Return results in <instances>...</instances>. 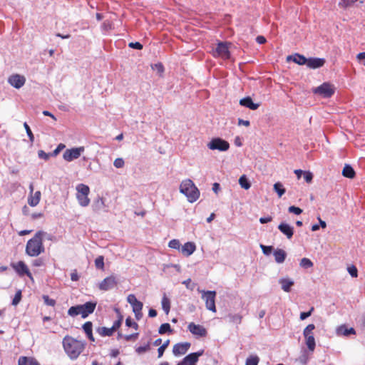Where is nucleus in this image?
Wrapping results in <instances>:
<instances>
[{"label": "nucleus", "instance_id": "f257e3e1", "mask_svg": "<svg viewBox=\"0 0 365 365\" xmlns=\"http://www.w3.org/2000/svg\"><path fill=\"white\" fill-rule=\"evenodd\" d=\"M62 346L66 356L71 360H76L84 351L86 342L70 335H66L62 340Z\"/></svg>", "mask_w": 365, "mask_h": 365}, {"label": "nucleus", "instance_id": "f03ea898", "mask_svg": "<svg viewBox=\"0 0 365 365\" xmlns=\"http://www.w3.org/2000/svg\"><path fill=\"white\" fill-rule=\"evenodd\" d=\"M46 235L43 231L37 232L34 237L30 239L26 246V252L31 257H37L44 252L43 237Z\"/></svg>", "mask_w": 365, "mask_h": 365}, {"label": "nucleus", "instance_id": "7ed1b4c3", "mask_svg": "<svg viewBox=\"0 0 365 365\" xmlns=\"http://www.w3.org/2000/svg\"><path fill=\"white\" fill-rule=\"evenodd\" d=\"M180 192L185 195L188 202L192 203L200 197V190L190 179L183 180L180 185Z\"/></svg>", "mask_w": 365, "mask_h": 365}, {"label": "nucleus", "instance_id": "20e7f679", "mask_svg": "<svg viewBox=\"0 0 365 365\" xmlns=\"http://www.w3.org/2000/svg\"><path fill=\"white\" fill-rule=\"evenodd\" d=\"M96 307V302H88L84 304L73 306L68 310V314L71 317L81 315L82 318H86L92 314Z\"/></svg>", "mask_w": 365, "mask_h": 365}, {"label": "nucleus", "instance_id": "39448f33", "mask_svg": "<svg viewBox=\"0 0 365 365\" xmlns=\"http://www.w3.org/2000/svg\"><path fill=\"white\" fill-rule=\"evenodd\" d=\"M76 198L79 205L82 207H87L90 203L88 195L90 188L88 185L81 183L76 186Z\"/></svg>", "mask_w": 365, "mask_h": 365}, {"label": "nucleus", "instance_id": "423d86ee", "mask_svg": "<svg viewBox=\"0 0 365 365\" xmlns=\"http://www.w3.org/2000/svg\"><path fill=\"white\" fill-rule=\"evenodd\" d=\"M197 291L201 293V297L205 301L206 308L215 313L217 312L215 306L216 292L200 290V289Z\"/></svg>", "mask_w": 365, "mask_h": 365}, {"label": "nucleus", "instance_id": "0eeeda50", "mask_svg": "<svg viewBox=\"0 0 365 365\" xmlns=\"http://www.w3.org/2000/svg\"><path fill=\"white\" fill-rule=\"evenodd\" d=\"M230 43L219 42L217 47L212 50V56L215 58H221L224 60L229 59L230 58Z\"/></svg>", "mask_w": 365, "mask_h": 365}, {"label": "nucleus", "instance_id": "6e6552de", "mask_svg": "<svg viewBox=\"0 0 365 365\" xmlns=\"http://www.w3.org/2000/svg\"><path fill=\"white\" fill-rule=\"evenodd\" d=\"M315 329V326L313 324H310L304 329L303 335L305 338V343L309 351H313L316 346L315 339L314 336L313 331Z\"/></svg>", "mask_w": 365, "mask_h": 365}, {"label": "nucleus", "instance_id": "1a4fd4ad", "mask_svg": "<svg viewBox=\"0 0 365 365\" xmlns=\"http://www.w3.org/2000/svg\"><path fill=\"white\" fill-rule=\"evenodd\" d=\"M335 91V87L330 83L325 82L318 87L313 89V92L315 94H318L323 98L331 97Z\"/></svg>", "mask_w": 365, "mask_h": 365}, {"label": "nucleus", "instance_id": "9d476101", "mask_svg": "<svg viewBox=\"0 0 365 365\" xmlns=\"http://www.w3.org/2000/svg\"><path fill=\"white\" fill-rule=\"evenodd\" d=\"M84 151L85 148L83 146L66 149L63 154V158L67 162H71L78 159Z\"/></svg>", "mask_w": 365, "mask_h": 365}, {"label": "nucleus", "instance_id": "9b49d317", "mask_svg": "<svg viewBox=\"0 0 365 365\" xmlns=\"http://www.w3.org/2000/svg\"><path fill=\"white\" fill-rule=\"evenodd\" d=\"M207 148L212 150L226 151L229 149L230 144L227 141L222 138H215L207 143Z\"/></svg>", "mask_w": 365, "mask_h": 365}, {"label": "nucleus", "instance_id": "f8f14e48", "mask_svg": "<svg viewBox=\"0 0 365 365\" xmlns=\"http://www.w3.org/2000/svg\"><path fill=\"white\" fill-rule=\"evenodd\" d=\"M204 353V350H200L197 352L191 353L187 355L177 365H196L198 361L199 357Z\"/></svg>", "mask_w": 365, "mask_h": 365}, {"label": "nucleus", "instance_id": "ddd939ff", "mask_svg": "<svg viewBox=\"0 0 365 365\" xmlns=\"http://www.w3.org/2000/svg\"><path fill=\"white\" fill-rule=\"evenodd\" d=\"M187 329L192 334L197 337H205L207 334V331L204 327L200 324H195L194 322L190 323L187 326Z\"/></svg>", "mask_w": 365, "mask_h": 365}, {"label": "nucleus", "instance_id": "4468645a", "mask_svg": "<svg viewBox=\"0 0 365 365\" xmlns=\"http://www.w3.org/2000/svg\"><path fill=\"white\" fill-rule=\"evenodd\" d=\"M118 282L113 275L105 278L98 285V288L102 291H108L114 288Z\"/></svg>", "mask_w": 365, "mask_h": 365}, {"label": "nucleus", "instance_id": "2eb2a0df", "mask_svg": "<svg viewBox=\"0 0 365 365\" xmlns=\"http://www.w3.org/2000/svg\"><path fill=\"white\" fill-rule=\"evenodd\" d=\"M13 269L20 276L27 275L29 278L32 279V275L26 264L23 261H19L16 263L11 264Z\"/></svg>", "mask_w": 365, "mask_h": 365}, {"label": "nucleus", "instance_id": "dca6fc26", "mask_svg": "<svg viewBox=\"0 0 365 365\" xmlns=\"http://www.w3.org/2000/svg\"><path fill=\"white\" fill-rule=\"evenodd\" d=\"M8 82L11 86L19 89L25 84L26 78L24 76L14 74L9 76Z\"/></svg>", "mask_w": 365, "mask_h": 365}, {"label": "nucleus", "instance_id": "f3484780", "mask_svg": "<svg viewBox=\"0 0 365 365\" xmlns=\"http://www.w3.org/2000/svg\"><path fill=\"white\" fill-rule=\"evenodd\" d=\"M190 347V343L184 342L178 343L174 345L173 353L175 356H180L185 354Z\"/></svg>", "mask_w": 365, "mask_h": 365}, {"label": "nucleus", "instance_id": "a211bd4d", "mask_svg": "<svg viewBox=\"0 0 365 365\" xmlns=\"http://www.w3.org/2000/svg\"><path fill=\"white\" fill-rule=\"evenodd\" d=\"M128 302L132 306L133 312L142 311L143 304L141 302L138 301L135 296L133 294L127 297Z\"/></svg>", "mask_w": 365, "mask_h": 365}, {"label": "nucleus", "instance_id": "6ab92c4d", "mask_svg": "<svg viewBox=\"0 0 365 365\" xmlns=\"http://www.w3.org/2000/svg\"><path fill=\"white\" fill-rule=\"evenodd\" d=\"M279 230L288 239H291L294 235V227L286 222H282L278 225Z\"/></svg>", "mask_w": 365, "mask_h": 365}, {"label": "nucleus", "instance_id": "aec40b11", "mask_svg": "<svg viewBox=\"0 0 365 365\" xmlns=\"http://www.w3.org/2000/svg\"><path fill=\"white\" fill-rule=\"evenodd\" d=\"M325 63V59L321 58H307V66L309 68L316 69L322 67Z\"/></svg>", "mask_w": 365, "mask_h": 365}, {"label": "nucleus", "instance_id": "412c9836", "mask_svg": "<svg viewBox=\"0 0 365 365\" xmlns=\"http://www.w3.org/2000/svg\"><path fill=\"white\" fill-rule=\"evenodd\" d=\"M196 250V245L192 242H187L181 247V252L186 257L190 256Z\"/></svg>", "mask_w": 365, "mask_h": 365}, {"label": "nucleus", "instance_id": "4be33fe9", "mask_svg": "<svg viewBox=\"0 0 365 365\" xmlns=\"http://www.w3.org/2000/svg\"><path fill=\"white\" fill-rule=\"evenodd\" d=\"M240 104L253 110H257L259 107V103H254L250 96L242 98L240 101Z\"/></svg>", "mask_w": 365, "mask_h": 365}, {"label": "nucleus", "instance_id": "5701e85b", "mask_svg": "<svg viewBox=\"0 0 365 365\" xmlns=\"http://www.w3.org/2000/svg\"><path fill=\"white\" fill-rule=\"evenodd\" d=\"M287 60L288 61H292L295 63H297L301 66L305 65V64L307 65V58L305 56H304L303 55H301L299 53H295L292 56H288L287 58Z\"/></svg>", "mask_w": 365, "mask_h": 365}, {"label": "nucleus", "instance_id": "b1692460", "mask_svg": "<svg viewBox=\"0 0 365 365\" xmlns=\"http://www.w3.org/2000/svg\"><path fill=\"white\" fill-rule=\"evenodd\" d=\"M41 193L40 191H36L33 194H30L28 197V203L31 207L36 206L41 200Z\"/></svg>", "mask_w": 365, "mask_h": 365}, {"label": "nucleus", "instance_id": "393cba45", "mask_svg": "<svg viewBox=\"0 0 365 365\" xmlns=\"http://www.w3.org/2000/svg\"><path fill=\"white\" fill-rule=\"evenodd\" d=\"M273 255L274 256L275 262L278 264H282L284 262L287 253L282 249H277L274 251Z\"/></svg>", "mask_w": 365, "mask_h": 365}, {"label": "nucleus", "instance_id": "a878e982", "mask_svg": "<svg viewBox=\"0 0 365 365\" xmlns=\"http://www.w3.org/2000/svg\"><path fill=\"white\" fill-rule=\"evenodd\" d=\"M83 329L85 332V334H86L87 337L88 338V339L91 341H95V339L93 337V324L91 322H86L83 325Z\"/></svg>", "mask_w": 365, "mask_h": 365}, {"label": "nucleus", "instance_id": "bb28decb", "mask_svg": "<svg viewBox=\"0 0 365 365\" xmlns=\"http://www.w3.org/2000/svg\"><path fill=\"white\" fill-rule=\"evenodd\" d=\"M279 283L281 284L282 289L286 292H289L294 285V281L288 278L280 279Z\"/></svg>", "mask_w": 365, "mask_h": 365}, {"label": "nucleus", "instance_id": "cd10ccee", "mask_svg": "<svg viewBox=\"0 0 365 365\" xmlns=\"http://www.w3.org/2000/svg\"><path fill=\"white\" fill-rule=\"evenodd\" d=\"M18 364L19 365H40L35 359L26 356H21L19 359Z\"/></svg>", "mask_w": 365, "mask_h": 365}, {"label": "nucleus", "instance_id": "c85d7f7f", "mask_svg": "<svg viewBox=\"0 0 365 365\" xmlns=\"http://www.w3.org/2000/svg\"><path fill=\"white\" fill-rule=\"evenodd\" d=\"M337 334L339 335L349 336L350 334H355L356 331L354 328H347L346 326H341L337 329Z\"/></svg>", "mask_w": 365, "mask_h": 365}, {"label": "nucleus", "instance_id": "c756f323", "mask_svg": "<svg viewBox=\"0 0 365 365\" xmlns=\"http://www.w3.org/2000/svg\"><path fill=\"white\" fill-rule=\"evenodd\" d=\"M162 308L166 314H168L170 310V300L166 296L165 294H163L162 301H161Z\"/></svg>", "mask_w": 365, "mask_h": 365}, {"label": "nucleus", "instance_id": "7c9ffc66", "mask_svg": "<svg viewBox=\"0 0 365 365\" xmlns=\"http://www.w3.org/2000/svg\"><path fill=\"white\" fill-rule=\"evenodd\" d=\"M342 175L348 178H353L355 176V171L349 165H345L342 170Z\"/></svg>", "mask_w": 365, "mask_h": 365}, {"label": "nucleus", "instance_id": "2f4dec72", "mask_svg": "<svg viewBox=\"0 0 365 365\" xmlns=\"http://www.w3.org/2000/svg\"><path fill=\"white\" fill-rule=\"evenodd\" d=\"M97 332L101 336H110L114 333V329L112 328H107V327H99L97 329Z\"/></svg>", "mask_w": 365, "mask_h": 365}, {"label": "nucleus", "instance_id": "473e14b6", "mask_svg": "<svg viewBox=\"0 0 365 365\" xmlns=\"http://www.w3.org/2000/svg\"><path fill=\"white\" fill-rule=\"evenodd\" d=\"M274 190L277 193L279 197H281L285 193V189L283 187V185L278 182L274 185Z\"/></svg>", "mask_w": 365, "mask_h": 365}, {"label": "nucleus", "instance_id": "72a5a7b5", "mask_svg": "<svg viewBox=\"0 0 365 365\" xmlns=\"http://www.w3.org/2000/svg\"><path fill=\"white\" fill-rule=\"evenodd\" d=\"M259 362V358L257 355H250L246 359L245 365H258Z\"/></svg>", "mask_w": 365, "mask_h": 365}, {"label": "nucleus", "instance_id": "f704fd0d", "mask_svg": "<svg viewBox=\"0 0 365 365\" xmlns=\"http://www.w3.org/2000/svg\"><path fill=\"white\" fill-rule=\"evenodd\" d=\"M227 317L230 322L236 324H240L242 322V316L239 314H230Z\"/></svg>", "mask_w": 365, "mask_h": 365}, {"label": "nucleus", "instance_id": "c9c22d12", "mask_svg": "<svg viewBox=\"0 0 365 365\" xmlns=\"http://www.w3.org/2000/svg\"><path fill=\"white\" fill-rule=\"evenodd\" d=\"M239 184L242 188L245 190H248L251 187V184L250 183L245 175H242L240 178Z\"/></svg>", "mask_w": 365, "mask_h": 365}, {"label": "nucleus", "instance_id": "e433bc0d", "mask_svg": "<svg viewBox=\"0 0 365 365\" xmlns=\"http://www.w3.org/2000/svg\"><path fill=\"white\" fill-rule=\"evenodd\" d=\"M158 332L160 334H164L166 332H172V329L170 327V324L168 323H164L160 325Z\"/></svg>", "mask_w": 365, "mask_h": 365}, {"label": "nucleus", "instance_id": "4c0bfd02", "mask_svg": "<svg viewBox=\"0 0 365 365\" xmlns=\"http://www.w3.org/2000/svg\"><path fill=\"white\" fill-rule=\"evenodd\" d=\"M150 343L148 342L143 346H140L138 347H136L135 351L138 354H144V353L150 351Z\"/></svg>", "mask_w": 365, "mask_h": 365}, {"label": "nucleus", "instance_id": "58836bf2", "mask_svg": "<svg viewBox=\"0 0 365 365\" xmlns=\"http://www.w3.org/2000/svg\"><path fill=\"white\" fill-rule=\"evenodd\" d=\"M300 266L303 268L307 269L313 266V262L308 258H302L300 262Z\"/></svg>", "mask_w": 365, "mask_h": 365}, {"label": "nucleus", "instance_id": "ea45409f", "mask_svg": "<svg viewBox=\"0 0 365 365\" xmlns=\"http://www.w3.org/2000/svg\"><path fill=\"white\" fill-rule=\"evenodd\" d=\"M169 344H170V340H167L158 348V358L162 357L165 350L166 349V348L168 347Z\"/></svg>", "mask_w": 365, "mask_h": 365}, {"label": "nucleus", "instance_id": "a19ab883", "mask_svg": "<svg viewBox=\"0 0 365 365\" xmlns=\"http://www.w3.org/2000/svg\"><path fill=\"white\" fill-rule=\"evenodd\" d=\"M168 246L172 249L179 250L180 249V242L178 240L174 239L169 242Z\"/></svg>", "mask_w": 365, "mask_h": 365}, {"label": "nucleus", "instance_id": "79ce46f5", "mask_svg": "<svg viewBox=\"0 0 365 365\" xmlns=\"http://www.w3.org/2000/svg\"><path fill=\"white\" fill-rule=\"evenodd\" d=\"M95 265L98 269H103L104 258L103 256L98 257L95 260Z\"/></svg>", "mask_w": 365, "mask_h": 365}, {"label": "nucleus", "instance_id": "37998d69", "mask_svg": "<svg viewBox=\"0 0 365 365\" xmlns=\"http://www.w3.org/2000/svg\"><path fill=\"white\" fill-rule=\"evenodd\" d=\"M24 126L25 128V130L26 131V133L29 138V140L30 142L32 143L34 141V134L30 128V127L29 126V125L27 124V123H24Z\"/></svg>", "mask_w": 365, "mask_h": 365}, {"label": "nucleus", "instance_id": "c03bdc74", "mask_svg": "<svg viewBox=\"0 0 365 365\" xmlns=\"http://www.w3.org/2000/svg\"><path fill=\"white\" fill-rule=\"evenodd\" d=\"M113 165L116 168H122L125 165V161L122 158H118L114 160Z\"/></svg>", "mask_w": 365, "mask_h": 365}, {"label": "nucleus", "instance_id": "a18cd8bd", "mask_svg": "<svg viewBox=\"0 0 365 365\" xmlns=\"http://www.w3.org/2000/svg\"><path fill=\"white\" fill-rule=\"evenodd\" d=\"M260 248L262 249L263 254L265 255H269L273 250V247L272 246H266L264 245H260Z\"/></svg>", "mask_w": 365, "mask_h": 365}, {"label": "nucleus", "instance_id": "49530a36", "mask_svg": "<svg viewBox=\"0 0 365 365\" xmlns=\"http://www.w3.org/2000/svg\"><path fill=\"white\" fill-rule=\"evenodd\" d=\"M43 302L44 303L48 305V306H51V307H54L55 304H56V300L53 299H51L47 295H43Z\"/></svg>", "mask_w": 365, "mask_h": 365}, {"label": "nucleus", "instance_id": "de8ad7c7", "mask_svg": "<svg viewBox=\"0 0 365 365\" xmlns=\"http://www.w3.org/2000/svg\"><path fill=\"white\" fill-rule=\"evenodd\" d=\"M347 271L352 277H356L358 276V270L354 265L348 267Z\"/></svg>", "mask_w": 365, "mask_h": 365}, {"label": "nucleus", "instance_id": "09e8293b", "mask_svg": "<svg viewBox=\"0 0 365 365\" xmlns=\"http://www.w3.org/2000/svg\"><path fill=\"white\" fill-rule=\"evenodd\" d=\"M21 299V291L19 290L15 294V296L12 301V304L14 306H16L20 302Z\"/></svg>", "mask_w": 365, "mask_h": 365}, {"label": "nucleus", "instance_id": "8fccbe9b", "mask_svg": "<svg viewBox=\"0 0 365 365\" xmlns=\"http://www.w3.org/2000/svg\"><path fill=\"white\" fill-rule=\"evenodd\" d=\"M125 325L129 327H133L135 330L138 329V324L136 322H133L130 317L126 319Z\"/></svg>", "mask_w": 365, "mask_h": 365}, {"label": "nucleus", "instance_id": "3c124183", "mask_svg": "<svg viewBox=\"0 0 365 365\" xmlns=\"http://www.w3.org/2000/svg\"><path fill=\"white\" fill-rule=\"evenodd\" d=\"M304 180L307 183H311L313 179V174L309 171H304L303 174Z\"/></svg>", "mask_w": 365, "mask_h": 365}, {"label": "nucleus", "instance_id": "603ef678", "mask_svg": "<svg viewBox=\"0 0 365 365\" xmlns=\"http://www.w3.org/2000/svg\"><path fill=\"white\" fill-rule=\"evenodd\" d=\"M288 210L290 213H294L295 215H300L301 213H302V210L298 207H295V206H290L289 208H288Z\"/></svg>", "mask_w": 365, "mask_h": 365}, {"label": "nucleus", "instance_id": "864d4df0", "mask_svg": "<svg viewBox=\"0 0 365 365\" xmlns=\"http://www.w3.org/2000/svg\"><path fill=\"white\" fill-rule=\"evenodd\" d=\"M314 307H312L310 309V310L307 312H301L300 314V319L301 320H304L306 319L307 318H308L309 317H310L312 315V313L314 311Z\"/></svg>", "mask_w": 365, "mask_h": 365}, {"label": "nucleus", "instance_id": "5fc2aeb1", "mask_svg": "<svg viewBox=\"0 0 365 365\" xmlns=\"http://www.w3.org/2000/svg\"><path fill=\"white\" fill-rule=\"evenodd\" d=\"M103 206H104V200L103 198H98L96 202L94 205V210H100Z\"/></svg>", "mask_w": 365, "mask_h": 365}, {"label": "nucleus", "instance_id": "6e6d98bb", "mask_svg": "<svg viewBox=\"0 0 365 365\" xmlns=\"http://www.w3.org/2000/svg\"><path fill=\"white\" fill-rule=\"evenodd\" d=\"M123 337L125 339V341H135L138 337V333H135V334H130V335H125Z\"/></svg>", "mask_w": 365, "mask_h": 365}, {"label": "nucleus", "instance_id": "4d7b16f0", "mask_svg": "<svg viewBox=\"0 0 365 365\" xmlns=\"http://www.w3.org/2000/svg\"><path fill=\"white\" fill-rule=\"evenodd\" d=\"M128 46L132 48L140 50L143 48V45L139 42H131L128 44Z\"/></svg>", "mask_w": 365, "mask_h": 365}, {"label": "nucleus", "instance_id": "13d9d810", "mask_svg": "<svg viewBox=\"0 0 365 365\" xmlns=\"http://www.w3.org/2000/svg\"><path fill=\"white\" fill-rule=\"evenodd\" d=\"M38 155L40 158L44 159L46 160H47L50 156V155L48 153H45L43 150H39L38 153Z\"/></svg>", "mask_w": 365, "mask_h": 365}, {"label": "nucleus", "instance_id": "bf43d9fd", "mask_svg": "<svg viewBox=\"0 0 365 365\" xmlns=\"http://www.w3.org/2000/svg\"><path fill=\"white\" fill-rule=\"evenodd\" d=\"M64 148H65V145H64V144H63V143H60V144L57 146V148L53 150V155H54V156L57 155L59 153V152H60L62 149H63Z\"/></svg>", "mask_w": 365, "mask_h": 365}, {"label": "nucleus", "instance_id": "052dcab7", "mask_svg": "<svg viewBox=\"0 0 365 365\" xmlns=\"http://www.w3.org/2000/svg\"><path fill=\"white\" fill-rule=\"evenodd\" d=\"M272 220V217L270 216L259 218V222L262 224H265V223L269 222Z\"/></svg>", "mask_w": 365, "mask_h": 365}, {"label": "nucleus", "instance_id": "680f3d73", "mask_svg": "<svg viewBox=\"0 0 365 365\" xmlns=\"http://www.w3.org/2000/svg\"><path fill=\"white\" fill-rule=\"evenodd\" d=\"M71 279L72 281L76 282L79 279L77 272L75 270L71 274Z\"/></svg>", "mask_w": 365, "mask_h": 365}, {"label": "nucleus", "instance_id": "e2e57ef3", "mask_svg": "<svg viewBox=\"0 0 365 365\" xmlns=\"http://www.w3.org/2000/svg\"><path fill=\"white\" fill-rule=\"evenodd\" d=\"M356 58L358 61H361L362 60H364V62L363 64L365 66V52H361L357 54Z\"/></svg>", "mask_w": 365, "mask_h": 365}, {"label": "nucleus", "instance_id": "0e129e2a", "mask_svg": "<svg viewBox=\"0 0 365 365\" xmlns=\"http://www.w3.org/2000/svg\"><path fill=\"white\" fill-rule=\"evenodd\" d=\"M256 41L259 44H263L266 42V38L262 36H258L257 38H256Z\"/></svg>", "mask_w": 365, "mask_h": 365}, {"label": "nucleus", "instance_id": "69168bd1", "mask_svg": "<svg viewBox=\"0 0 365 365\" xmlns=\"http://www.w3.org/2000/svg\"><path fill=\"white\" fill-rule=\"evenodd\" d=\"M238 125H245V126H249L250 125V123L249 120H242V119H239L238 120Z\"/></svg>", "mask_w": 365, "mask_h": 365}, {"label": "nucleus", "instance_id": "338daca9", "mask_svg": "<svg viewBox=\"0 0 365 365\" xmlns=\"http://www.w3.org/2000/svg\"><path fill=\"white\" fill-rule=\"evenodd\" d=\"M220 190V185L217 182H215L212 185V190L214 192L217 193L218 191Z\"/></svg>", "mask_w": 365, "mask_h": 365}, {"label": "nucleus", "instance_id": "774afa93", "mask_svg": "<svg viewBox=\"0 0 365 365\" xmlns=\"http://www.w3.org/2000/svg\"><path fill=\"white\" fill-rule=\"evenodd\" d=\"M31 219L36 220L38 218H41L43 217V214L41 212H35L31 215Z\"/></svg>", "mask_w": 365, "mask_h": 365}]
</instances>
